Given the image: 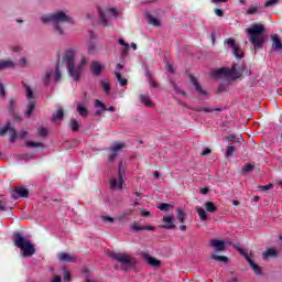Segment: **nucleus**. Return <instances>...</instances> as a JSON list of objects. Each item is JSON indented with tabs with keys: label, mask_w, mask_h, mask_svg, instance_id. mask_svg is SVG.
Here are the masks:
<instances>
[{
	"label": "nucleus",
	"mask_w": 282,
	"mask_h": 282,
	"mask_svg": "<svg viewBox=\"0 0 282 282\" xmlns=\"http://www.w3.org/2000/svg\"><path fill=\"white\" fill-rule=\"evenodd\" d=\"M75 56L76 53L74 52V50L66 51L63 57V63L66 65L69 76L74 80L78 82L80 79V75L83 74V69L87 67V63H89V59L83 56L79 63L77 65H74Z\"/></svg>",
	"instance_id": "nucleus-1"
},
{
	"label": "nucleus",
	"mask_w": 282,
	"mask_h": 282,
	"mask_svg": "<svg viewBox=\"0 0 282 282\" xmlns=\"http://www.w3.org/2000/svg\"><path fill=\"white\" fill-rule=\"evenodd\" d=\"M40 20L42 23H53L54 30L58 36H64L65 31L63 30V26H61L62 23H74V19L69 17V13L67 11H57L55 13H46L41 15Z\"/></svg>",
	"instance_id": "nucleus-2"
},
{
	"label": "nucleus",
	"mask_w": 282,
	"mask_h": 282,
	"mask_svg": "<svg viewBox=\"0 0 282 282\" xmlns=\"http://www.w3.org/2000/svg\"><path fill=\"white\" fill-rule=\"evenodd\" d=\"M246 68L243 66H238L234 64L231 68H220L213 73L214 78H227V80H237V78H241Z\"/></svg>",
	"instance_id": "nucleus-3"
},
{
	"label": "nucleus",
	"mask_w": 282,
	"mask_h": 282,
	"mask_svg": "<svg viewBox=\"0 0 282 282\" xmlns=\"http://www.w3.org/2000/svg\"><path fill=\"white\" fill-rule=\"evenodd\" d=\"M108 257H110L112 261H117V263H120V267L123 270H132V268H135V263H138L135 258H133V256L129 253L109 252Z\"/></svg>",
	"instance_id": "nucleus-4"
},
{
	"label": "nucleus",
	"mask_w": 282,
	"mask_h": 282,
	"mask_svg": "<svg viewBox=\"0 0 282 282\" xmlns=\"http://www.w3.org/2000/svg\"><path fill=\"white\" fill-rule=\"evenodd\" d=\"M14 246L20 248L23 257H32L36 249H34V245L30 241V239L23 237L21 234H15L13 236Z\"/></svg>",
	"instance_id": "nucleus-5"
},
{
	"label": "nucleus",
	"mask_w": 282,
	"mask_h": 282,
	"mask_svg": "<svg viewBox=\"0 0 282 282\" xmlns=\"http://www.w3.org/2000/svg\"><path fill=\"white\" fill-rule=\"evenodd\" d=\"M247 34L250 35V43L254 48L263 47V24H254L251 28L247 29Z\"/></svg>",
	"instance_id": "nucleus-6"
},
{
	"label": "nucleus",
	"mask_w": 282,
	"mask_h": 282,
	"mask_svg": "<svg viewBox=\"0 0 282 282\" xmlns=\"http://www.w3.org/2000/svg\"><path fill=\"white\" fill-rule=\"evenodd\" d=\"M25 96L28 100L26 109L24 111L25 118H30L36 107V99H34V90L28 85L24 84Z\"/></svg>",
	"instance_id": "nucleus-7"
},
{
	"label": "nucleus",
	"mask_w": 282,
	"mask_h": 282,
	"mask_svg": "<svg viewBox=\"0 0 282 282\" xmlns=\"http://www.w3.org/2000/svg\"><path fill=\"white\" fill-rule=\"evenodd\" d=\"M124 180H127V174L122 169V163H119L118 175L110 180V188L112 191H122V184H124Z\"/></svg>",
	"instance_id": "nucleus-8"
},
{
	"label": "nucleus",
	"mask_w": 282,
	"mask_h": 282,
	"mask_svg": "<svg viewBox=\"0 0 282 282\" xmlns=\"http://www.w3.org/2000/svg\"><path fill=\"white\" fill-rule=\"evenodd\" d=\"M101 25H109L110 21L118 19L116 9H98Z\"/></svg>",
	"instance_id": "nucleus-9"
},
{
	"label": "nucleus",
	"mask_w": 282,
	"mask_h": 282,
	"mask_svg": "<svg viewBox=\"0 0 282 282\" xmlns=\"http://www.w3.org/2000/svg\"><path fill=\"white\" fill-rule=\"evenodd\" d=\"M217 213V206H215V203L207 202L205 203L204 207H196V213L200 219V221H206L208 219V214L206 213Z\"/></svg>",
	"instance_id": "nucleus-10"
},
{
	"label": "nucleus",
	"mask_w": 282,
	"mask_h": 282,
	"mask_svg": "<svg viewBox=\"0 0 282 282\" xmlns=\"http://www.w3.org/2000/svg\"><path fill=\"white\" fill-rule=\"evenodd\" d=\"M52 80H55V83H58L61 80V70L58 69V66L54 68H48L45 72V75L43 77L44 85H50Z\"/></svg>",
	"instance_id": "nucleus-11"
},
{
	"label": "nucleus",
	"mask_w": 282,
	"mask_h": 282,
	"mask_svg": "<svg viewBox=\"0 0 282 282\" xmlns=\"http://www.w3.org/2000/svg\"><path fill=\"white\" fill-rule=\"evenodd\" d=\"M6 133H9V135H10L9 141L10 142H14L17 140V138H18L17 130L12 127V124L10 122H8L6 124V127H3L0 130V135H4Z\"/></svg>",
	"instance_id": "nucleus-12"
},
{
	"label": "nucleus",
	"mask_w": 282,
	"mask_h": 282,
	"mask_svg": "<svg viewBox=\"0 0 282 282\" xmlns=\"http://www.w3.org/2000/svg\"><path fill=\"white\" fill-rule=\"evenodd\" d=\"M124 149V143H115L110 149L109 162H113L118 158V153Z\"/></svg>",
	"instance_id": "nucleus-13"
},
{
	"label": "nucleus",
	"mask_w": 282,
	"mask_h": 282,
	"mask_svg": "<svg viewBox=\"0 0 282 282\" xmlns=\"http://www.w3.org/2000/svg\"><path fill=\"white\" fill-rule=\"evenodd\" d=\"M240 254L245 256V259L247 261V263H249L250 268L253 270L254 274H261V267H259L257 263H254V261H252V258H250V256H248V253H246L243 250L238 249Z\"/></svg>",
	"instance_id": "nucleus-14"
},
{
	"label": "nucleus",
	"mask_w": 282,
	"mask_h": 282,
	"mask_svg": "<svg viewBox=\"0 0 282 282\" xmlns=\"http://www.w3.org/2000/svg\"><path fill=\"white\" fill-rule=\"evenodd\" d=\"M225 43L228 45V47H231L234 56H236V58H243V52L239 50V47L237 46L232 39H227Z\"/></svg>",
	"instance_id": "nucleus-15"
},
{
	"label": "nucleus",
	"mask_w": 282,
	"mask_h": 282,
	"mask_svg": "<svg viewBox=\"0 0 282 282\" xmlns=\"http://www.w3.org/2000/svg\"><path fill=\"white\" fill-rule=\"evenodd\" d=\"M175 216L170 215V216H165L163 217V224L161 226V228H165V230H173V228H175Z\"/></svg>",
	"instance_id": "nucleus-16"
},
{
	"label": "nucleus",
	"mask_w": 282,
	"mask_h": 282,
	"mask_svg": "<svg viewBox=\"0 0 282 282\" xmlns=\"http://www.w3.org/2000/svg\"><path fill=\"white\" fill-rule=\"evenodd\" d=\"M189 79H191L192 85L195 87V89H196V91L199 96H208V93H206V90L204 88H202V85L195 78V76H189Z\"/></svg>",
	"instance_id": "nucleus-17"
},
{
	"label": "nucleus",
	"mask_w": 282,
	"mask_h": 282,
	"mask_svg": "<svg viewBox=\"0 0 282 282\" xmlns=\"http://www.w3.org/2000/svg\"><path fill=\"white\" fill-rule=\"evenodd\" d=\"M141 256H142V259H144V261H147L149 265H152V268H158V265L162 263L160 260L149 256V253L147 252L141 253Z\"/></svg>",
	"instance_id": "nucleus-18"
},
{
	"label": "nucleus",
	"mask_w": 282,
	"mask_h": 282,
	"mask_svg": "<svg viewBox=\"0 0 282 282\" xmlns=\"http://www.w3.org/2000/svg\"><path fill=\"white\" fill-rule=\"evenodd\" d=\"M104 69H105V66H102V64H100V62L98 61L93 62L90 65V70L95 76H100Z\"/></svg>",
	"instance_id": "nucleus-19"
},
{
	"label": "nucleus",
	"mask_w": 282,
	"mask_h": 282,
	"mask_svg": "<svg viewBox=\"0 0 282 282\" xmlns=\"http://www.w3.org/2000/svg\"><path fill=\"white\" fill-rule=\"evenodd\" d=\"M209 246H212V248H215L216 252H221L226 248V242L223 240L214 239V240H210Z\"/></svg>",
	"instance_id": "nucleus-20"
},
{
	"label": "nucleus",
	"mask_w": 282,
	"mask_h": 282,
	"mask_svg": "<svg viewBox=\"0 0 282 282\" xmlns=\"http://www.w3.org/2000/svg\"><path fill=\"white\" fill-rule=\"evenodd\" d=\"M14 67H17V64L12 59H0V72H3V69H14Z\"/></svg>",
	"instance_id": "nucleus-21"
},
{
	"label": "nucleus",
	"mask_w": 282,
	"mask_h": 282,
	"mask_svg": "<svg viewBox=\"0 0 282 282\" xmlns=\"http://www.w3.org/2000/svg\"><path fill=\"white\" fill-rule=\"evenodd\" d=\"M57 257L59 261H63L64 263H74V261H76V257L67 252H61Z\"/></svg>",
	"instance_id": "nucleus-22"
},
{
	"label": "nucleus",
	"mask_w": 282,
	"mask_h": 282,
	"mask_svg": "<svg viewBox=\"0 0 282 282\" xmlns=\"http://www.w3.org/2000/svg\"><path fill=\"white\" fill-rule=\"evenodd\" d=\"M271 40H272V50H274L275 52L281 51L282 42H281V39H279V35L278 34L271 35Z\"/></svg>",
	"instance_id": "nucleus-23"
},
{
	"label": "nucleus",
	"mask_w": 282,
	"mask_h": 282,
	"mask_svg": "<svg viewBox=\"0 0 282 282\" xmlns=\"http://www.w3.org/2000/svg\"><path fill=\"white\" fill-rule=\"evenodd\" d=\"M140 102L144 105V107H154L155 105L151 100V97L145 94V95H140Z\"/></svg>",
	"instance_id": "nucleus-24"
},
{
	"label": "nucleus",
	"mask_w": 282,
	"mask_h": 282,
	"mask_svg": "<svg viewBox=\"0 0 282 282\" xmlns=\"http://www.w3.org/2000/svg\"><path fill=\"white\" fill-rule=\"evenodd\" d=\"M193 111H205V113H213L214 111H221V108H214V107H196L193 108Z\"/></svg>",
	"instance_id": "nucleus-25"
},
{
	"label": "nucleus",
	"mask_w": 282,
	"mask_h": 282,
	"mask_svg": "<svg viewBox=\"0 0 282 282\" xmlns=\"http://www.w3.org/2000/svg\"><path fill=\"white\" fill-rule=\"evenodd\" d=\"M95 107L98 109L95 112V116H101L102 111H107V106H105V104L98 99L95 101Z\"/></svg>",
	"instance_id": "nucleus-26"
},
{
	"label": "nucleus",
	"mask_w": 282,
	"mask_h": 282,
	"mask_svg": "<svg viewBox=\"0 0 282 282\" xmlns=\"http://www.w3.org/2000/svg\"><path fill=\"white\" fill-rule=\"evenodd\" d=\"M176 219L180 221V224H184V221H186V212H184L182 207L176 209Z\"/></svg>",
	"instance_id": "nucleus-27"
},
{
	"label": "nucleus",
	"mask_w": 282,
	"mask_h": 282,
	"mask_svg": "<svg viewBox=\"0 0 282 282\" xmlns=\"http://www.w3.org/2000/svg\"><path fill=\"white\" fill-rule=\"evenodd\" d=\"M87 52H88V54H98V52H99L98 45L95 42L89 41L87 43Z\"/></svg>",
	"instance_id": "nucleus-28"
},
{
	"label": "nucleus",
	"mask_w": 282,
	"mask_h": 282,
	"mask_svg": "<svg viewBox=\"0 0 282 282\" xmlns=\"http://www.w3.org/2000/svg\"><path fill=\"white\" fill-rule=\"evenodd\" d=\"M145 17H147L148 23H150V25H154V28L160 26V20L158 18L151 15V13H147Z\"/></svg>",
	"instance_id": "nucleus-29"
},
{
	"label": "nucleus",
	"mask_w": 282,
	"mask_h": 282,
	"mask_svg": "<svg viewBox=\"0 0 282 282\" xmlns=\"http://www.w3.org/2000/svg\"><path fill=\"white\" fill-rule=\"evenodd\" d=\"M29 191L25 187H17L14 191V194L18 195V197H28Z\"/></svg>",
	"instance_id": "nucleus-30"
},
{
	"label": "nucleus",
	"mask_w": 282,
	"mask_h": 282,
	"mask_svg": "<svg viewBox=\"0 0 282 282\" xmlns=\"http://www.w3.org/2000/svg\"><path fill=\"white\" fill-rule=\"evenodd\" d=\"M77 112L83 118H87V115L89 113V111L86 109L85 105L83 104H77Z\"/></svg>",
	"instance_id": "nucleus-31"
},
{
	"label": "nucleus",
	"mask_w": 282,
	"mask_h": 282,
	"mask_svg": "<svg viewBox=\"0 0 282 282\" xmlns=\"http://www.w3.org/2000/svg\"><path fill=\"white\" fill-rule=\"evenodd\" d=\"M263 259H270V257H276V250L274 248H270L262 253Z\"/></svg>",
	"instance_id": "nucleus-32"
},
{
	"label": "nucleus",
	"mask_w": 282,
	"mask_h": 282,
	"mask_svg": "<svg viewBox=\"0 0 282 282\" xmlns=\"http://www.w3.org/2000/svg\"><path fill=\"white\" fill-rule=\"evenodd\" d=\"M101 88L104 89L105 94H107V96H109V94L111 93V85L109 84V80H102L101 82Z\"/></svg>",
	"instance_id": "nucleus-33"
},
{
	"label": "nucleus",
	"mask_w": 282,
	"mask_h": 282,
	"mask_svg": "<svg viewBox=\"0 0 282 282\" xmlns=\"http://www.w3.org/2000/svg\"><path fill=\"white\" fill-rule=\"evenodd\" d=\"M212 259H214V261H218L221 263H228V257L226 256H217L216 253H213Z\"/></svg>",
	"instance_id": "nucleus-34"
},
{
	"label": "nucleus",
	"mask_w": 282,
	"mask_h": 282,
	"mask_svg": "<svg viewBox=\"0 0 282 282\" xmlns=\"http://www.w3.org/2000/svg\"><path fill=\"white\" fill-rule=\"evenodd\" d=\"M115 75L121 87L127 86V83H128L127 78H122V75L118 72H116Z\"/></svg>",
	"instance_id": "nucleus-35"
},
{
	"label": "nucleus",
	"mask_w": 282,
	"mask_h": 282,
	"mask_svg": "<svg viewBox=\"0 0 282 282\" xmlns=\"http://www.w3.org/2000/svg\"><path fill=\"white\" fill-rule=\"evenodd\" d=\"M119 44L123 46L122 48V55L128 54L129 53V43L124 42V40L119 39Z\"/></svg>",
	"instance_id": "nucleus-36"
},
{
	"label": "nucleus",
	"mask_w": 282,
	"mask_h": 282,
	"mask_svg": "<svg viewBox=\"0 0 282 282\" xmlns=\"http://www.w3.org/2000/svg\"><path fill=\"white\" fill-rule=\"evenodd\" d=\"M251 171H254V165L247 164L241 169L242 175H246V173H250Z\"/></svg>",
	"instance_id": "nucleus-37"
},
{
	"label": "nucleus",
	"mask_w": 282,
	"mask_h": 282,
	"mask_svg": "<svg viewBox=\"0 0 282 282\" xmlns=\"http://www.w3.org/2000/svg\"><path fill=\"white\" fill-rule=\"evenodd\" d=\"M26 147H29V149H36L39 147H43V143L34 142V141H28Z\"/></svg>",
	"instance_id": "nucleus-38"
},
{
	"label": "nucleus",
	"mask_w": 282,
	"mask_h": 282,
	"mask_svg": "<svg viewBox=\"0 0 282 282\" xmlns=\"http://www.w3.org/2000/svg\"><path fill=\"white\" fill-rule=\"evenodd\" d=\"M63 109H58L56 113L53 115V120H63Z\"/></svg>",
	"instance_id": "nucleus-39"
},
{
	"label": "nucleus",
	"mask_w": 282,
	"mask_h": 282,
	"mask_svg": "<svg viewBox=\"0 0 282 282\" xmlns=\"http://www.w3.org/2000/svg\"><path fill=\"white\" fill-rule=\"evenodd\" d=\"M70 128L73 131H78V129L80 128V126L78 124V121H76V119H70Z\"/></svg>",
	"instance_id": "nucleus-40"
},
{
	"label": "nucleus",
	"mask_w": 282,
	"mask_h": 282,
	"mask_svg": "<svg viewBox=\"0 0 282 282\" xmlns=\"http://www.w3.org/2000/svg\"><path fill=\"white\" fill-rule=\"evenodd\" d=\"M172 87L173 89L176 91V94H180L181 96H186V93L182 89H180V87L177 86V84L172 83Z\"/></svg>",
	"instance_id": "nucleus-41"
},
{
	"label": "nucleus",
	"mask_w": 282,
	"mask_h": 282,
	"mask_svg": "<svg viewBox=\"0 0 282 282\" xmlns=\"http://www.w3.org/2000/svg\"><path fill=\"white\" fill-rule=\"evenodd\" d=\"M257 12H259V7H258V6H251V7L247 10V14H257Z\"/></svg>",
	"instance_id": "nucleus-42"
},
{
	"label": "nucleus",
	"mask_w": 282,
	"mask_h": 282,
	"mask_svg": "<svg viewBox=\"0 0 282 282\" xmlns=\"http://www.w3.org/2000/svg\"><path fill=\"white\" fill-rule=\"evenodd\" d=\"M276 3H279V0H268L264 3V8H272V6H276Z\"/></svg>",
	"instance_id": "nucleus-43"
},
{
	"label": "nucleus",
	"mask_w": 282,
	"mask_h": 282,
	"mask_svg": "<svg viewBox=\"0 0 282 282\" xmlns=\"http://www.w3.org/2000/svg\"><path fill=\"white\" fill-rule=\"evenodd\" d=\"M147 78L150 83V87H158V84L153 80V77L149 73H147Z\"/></svg>",
	"instance_id": "nucleus-44"
},
{
	"label": "nucleus",
	"mask_w": 282,
	"mask_h": 282,
	"mask_svg": "<svg viewBox=\"0 0 282 282\" xmlns=\"http://www.w3.org/2000/svg\"><path fill=\"white\" fill-rule=\"evenodd\" d=\"M232 153H235V147L230 145V147H228L225 155H226V158H230V155H232Z\"/></svg>",
	"instance_id": "nucleus-45"
},
{
	"label": "nucleus",
	"mask_w": 282,
	"mask_h": 282,
	"mask_svg": "<svg viewBox=\"0 0 282 282\" xmlns=\"http://www.w3.org/2000/svg\"><path fill=\"white\" fill-rule=\"evenodd\" d=\"M159 210H169V208H171L170 204L163 203L160 206H158Z\"/></svg>",
	"instance_id": "nucleus-46"
},
{
	"label": "nucleus",
	"mask_w": 282,
	"mask_h": 282,
	"mask_svg": "<svg viewBox=\"0 0 282 282\" xmlns=\"http://www.w3.org/2000/svg\"><path fill=\"white\" fill-rule=\"evenodd\" d=\"M273 184L270 183L268 185H263V186H260L259 189L262 191V192H265V191H270V188H273Z\"/></svg>",
	"instance_id": "nucleus-47"
},
{
	"label": "nucleus",
	"mask_w": 282,
	"mask_h": 282,
	"mask_svg": "<svg viewBox=\"0 0 282 282\" xmlns=\"http://www.w3.org/2000/svg\"><path fill=\"white\" fill-rule=\"evenodd\" d=\"M69 280H70L69 271L64 270V282H69Z\"/></svg>",
	"instance_id": "nucleus-48"
},
{
	"label": "nucleus",
	"mask_w": 282,
	"mask_h": 282,
	"mask_svg": "<svg viewBox=\"0 0 282 282\" xmlns=\"http://www.w3.org/2000/svg\"><path fill=\"white\" fill-rule=\"evenodd\" d=\"M132 230H134L135 232H139V230H144V226H138V225L133 224Z\"/></svg>",
	"instance_id": "nucleus-49"
},
{
	"label": "nucleus",
	"mask_w": 282,
	"mask_h": 282,
	"mask_svg": "<svg viewBox=\"0 0 282 282\" xmlns=\"http://www.w3.org/2000/svg\"><path fill=\"white\" fill-rule=\"evenodd\" d=\"M0 96L3 98L6 96V88L2 83H0Z\"/></svg>",
	"instance_id": "nucleus-50"
},
{
	"label": "nucleus",
	"mask_w": 282,
	"mask_h": 282,
	"mask_svg": "<svg viewBox=\"0 0 282 282\" xmlns=\"http://www.w3.org/2000/svg\"><path fill=\"white\" fill-rule=\"evenodd\" d=\"M101 219H102V221H109V224H113V218L112 217L104 216Z\"/></svg>",
	"instance_id": "nucleus-51"
},
{
	"label": "nucleus",
	"mask_w": 282,
	"mask_h": 282,
	"mask_svg": "<svg viewBox=\"0 0 282 282\" xmlns=\"http://www.w3.org/2000/svg\"><path fill=\"white\" fill-rule=\"evenodd\" d=\"M39 133H40V135H47V129H45V128H40V129H39Z\"/></svg>",
	"instance_id": "nucleus-52"
},
{
	"label": "nucleus",
	"mask_w": 282,
	"mask_h": 282,
	"mask_svg": "<svg viewBox=\"0 0 282 282\" xmlns=\"http://www.w3.org/2000/svg\"><path fill=\"white\" fill-rule=\"evenodd\" d=\"M215 14L216 17H224V11L221 9H216Z\"/></svg>",
	"instance_id": "nucleus-53"
},
{
	"label": "nucleus",
	"mask_w": 282,
	"mask_h": 282,
	"mask_svg": "<svg viewBox=\"0 0 282 282\" xmlns=\"http://www.w3.org/2000/svg\"><path fill=\"white\" fill-rule=\"evenodd\" d=\"M166 70H167L170 74H173V73L175 72V69L173 68V65H171V64H167Z\"/></svg>",
	"instance_id": "nucleus-54"
},
{
	"label": "nucleus",
	"mask_w": 282,
	"mask_h": 282,
	"mask_svg": "<svg viewBox=\"0 0 282 282\" xmlns=\"http://www.w3.org/2000/svg\"><path fill=\"white\" fill-rule=\"evenodd\" d=\"M228 0H212V3H227Z\"/></svg>",
	"instance_id": "nucleus-55"
},
{
	"label": "nucleus",
	"mask_w": 282,
	"mask_h": 282,
	"mask_svg": "<svg viewBox=\"0 0 282 282\" xmlns=\"http://www.w3.org/2000/svg\"><path fill=\"white\" fill-rule=\"evenodd\" d=\"M202 195H208V187L200 189Z\"/></svg>",
	"instance_id": "nucleus-56"
},
{
	"label": "nucleus",
	"mask_w": 282,
	"mask_h": 282,
	"mask_svg": "<svg viewBox=\"0 0 282 282\" xmlns=\"http://www.w3.org/2000/svg\"><path fill=\"white\" fill-rule=\"evenodd\" d=\"M25 135H28V132L25 131H21L20 134L18 135V138H25Z\"/></svg>",
	"instance_id": "nucleus-57"
},
{
	"label": "nucleus",
	"mask_w": 282,
	"mask_h": 282,
	"mask_svg": "<svg viewBox=\"0 0 282 282\" xmlns=\"http://www.w3.org/2000/svg\"><path fill=\"white\" fill-rule=\"evenodd\" d=\"M26 63H28V61L25 59V57H22V58L20 59V64H21L22 66H25Z\"/></svg>",
	"instance_id": "nucleus-58"
},
{
	"label": "nucleus",
	"mask_w": 282,
	"mask_h": 282,
	"mask_svg": "<svg viewBox=\"0 0 282 282\" xmlns=\"http://www.w3.org/2000/svg\"><path fill=\"white\" fill-rule=\"evenodd\" d=\"M143 230H155V227L143 226Z\"/></svg>",
	"instance_id": "nucleus-59"
},
{
	"label": "nucleus",
	"mask_w": 282,
	"mask_h": 282,
	"mask_svg": "<svg viewBox=\"0 0 282 282\" xmlns=\"http://www.w3.org/2000/svg\"><path fill=\"white\" fill-rule=\"evenodd\" d=\"M210 153V149H205L203 152H202V155H208Z\"/></svg>",
	"instance_id": "nucleus-60"
},
{
	"label": "nucleus",
	"mask_w": 282,
	"mask_h": 282,
	"mask_svg": "<svg viewBox=\"0 0 282 282\" xmlns=\"http://www.w3.org/2000/svg\"><path fill=\"white\" fill-rule=\"evenodd\" d=\"M141 215H142V217H149V216L151 215V213L143 210V212L141 213Z\"/></svg>",
	"instance_id": "nucleus-61"
},
{
	"label": "nucleus",
	"mask_w": 282,
	"mask_h": 282,
	"mask_svg": "<svg viewBox=\"0 0 282 282\" xmlns=\"http://www.w3.org/2000/svg\"><path fill=\"white\" fill-rule=\"evenodd\" d=\"M22 158L23 160H32L33 156L29 154H24Z\"/></svg>",
	"instance_id": "nucleus-62"
},
{
	"label": "nucleus",
	"mask_w": 282,
	"mask_h": 282,
	"mask_svg": "<svg viewBox=\"0 0 282 282\" xmlns=\"http://www.w3.org/2000/svg\"><path fill=\"white\" fill-rule=\"evenodd\" d=\"M0 210H6V203H0Z\"/></svg>",
	"instance_id": "nucleus-63"
},
{
	"label": "nucleus",
	"mask_w": 282,
	"mask_h": 282,
	"mask_svg": "<svg viewBox=\"0 0 282 282\" xmlns=\"http://www.w3.org/2000/svg\"><path fill=\"white\" fill-rule=\"evenodd\" d=\"M52 282H61V276H55Z\"/></svg>",
	"instance_id": "nucleus-64"
}]
</instances>
